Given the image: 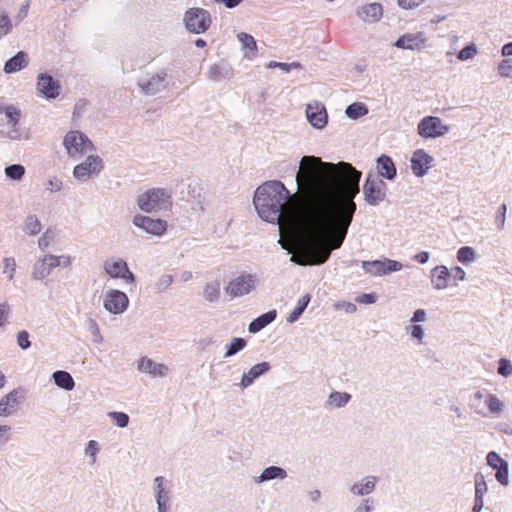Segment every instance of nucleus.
Wrapping results in <instances>:
<instances>
[{"instance_id": "obj_1", "label": "nucleus", "mask_w": 512, "mask_h": 512, "mask_svg": "<svg viewBox=\"0 0 512 512\" xmlns=\"http://www.w3.org/2000/svg\"><path fill=\"white\" fill-rule=\"evenodd\" d=\"M361 175L347 162L334 164L303 156L296 174L297 194L292 195L281 181H268L256 189L253 204L263 220L278 223L284 216V205L294 197L293 217L300 235L297 253L290 261L301 266L321 265L347 235Z\"/></svg>"}, {"instance_id": "obj_2", "label": "nucleus", "mask_w": 512, "mask_h": 512, "mask_svg": "<svg viewBox=\"0 0 512 512\" xmlns=\"http://www.w3.org/2000/svg\"><path fill=\"white\" fill-rule=\"evenodd\" d=\"M21 116L18 107L0 104V135L13 141L28 139V132L18 126Z\"/></svg>"}, {"instance_id": "obj_3", "label": "nucleus", "mask_w": 512, "mask_h": 512, "mask_svg": "<svg viewBox=\"0 0 512 512\" xmlns=\"http://www.w3.org/2000/svg\"><path fill=\"white\" fill-rule=\"evenodd\" d=\"M137 205L146 213L166 210L170 205V195L163 188H151L138 196Z\"/></svg>"}, {"instance_id": "obj_4", "label": "nucleus", "mask_w": 512, "mask_h": 512, "mask_svg": "<svg viewBox=\"0 0 512 512\" xmlns=\"http://www.w3.org/2000/svg\"><path fill=\"white\" fill-rule=\"evenodd\" d=\"M63 145L69 157L78 160L84 154L95 150L93 142L81 131L72 130L66 133Z\"/></svg>"}, {"instance_id": "obj_5", "label": "nucleus", "mask_w": 512, "mask_h": 512, "mask_svg": "<svg viewBox=\"0 0 512 512\" xmlns=\"http://www.w3.org/2000/svg\"><path fill=\"white\" fill-rule=\"evenodd\" d=\"M212 17L208 10L192 7L185 11L183 24L187 31L193 34H202L209 30Z\"/></svg>"}, {"instance_id": "obj_6", "label": "nucleus", "mask_w": 512, "mask_h": 512, "mask_svg": "<svg viewBox=\"0 0 512 512\" xmlns=\"http://www.w3.org/2000/svg\"><path fill=\"white\" fill-rule=\"evenodd\" d=\"M387 189V184L370 171L363 185L364 199L369 205L377 206L385 200Z\"/></svg>"}, {"instance_id": "obj_7", "label": "nucleus", "mask_w": 512, "mask_h": 512, "mask_svg": "<svg viewBox=\"0 0 512 512\" xmlns=\"http://www.w3.org/2000/svg\"><path fill=\"white\" fill-rule=\"evenodd\" d=\"M258 278L254 274L242 273L232 279L225 288L226 293L233 297L245 296L256 289Z\"/></svg>"}, {"instance_id": "obj_8", "label": "nucleus", "mask_w": 512, "mask_h": 512, "mask_svg": "<svg viewBox=\"0 0 512 512\" xmlns=\"http://www.w3.org/2000/svg\"><path fill=\"white\" fill-rule=\"evenodd\" d=\"M168 84L167 73L163 69L150 76L141 77L137 80V85L141 92L144 95L150 96L165 90Z\"/></svg>"}, {"instance_id": "obj_9", "label": "nucleus", "mask_w": 512, "mask_h": 512, "mask_svg": "<svg viewBox=\"0 0 512 512\" xmlns=\"http://www.w3.org/2000/svg\"><path fill=\"white\" fill-rule=\"evenodd\" d=\"M418 134L423 138H437L447 134L450 131L448 125L443 124L442 120L436 116H426L418 124Z\"/></svg>"}, {"instance_id": "obj_10", "label": "nucleus", "mask_w": 512, "mask_h": 512, "mask_svg": "<svg viewBox=\"0 0 512 512\" xmlns=\"http://www.w3.org/2000/svg\"><path fill=\"white\" fill-rule=\"evenodd\" d=\"M103 161L98 155H89L83 162L74 167L73 176L80 181H86L103 170Z\"/></svg>"}, {"instance_id": "obj_11", "label": "nucleus", "mask_w": 512, "mask_h": 512, "mask_svg": "<svg viewBox=\"0 0 512 512\" xmlns=\"http://www.w3.org/2000/svg\"><path fill=\"white\" fill-rule=\"evenodd\" d=\"M104 270L111 278L123 279L129 284H134L136 281L135 275L130 271L127 262L121 258L106 260Z\"/></svg>"}, {"instance_id": "obj_12", "label": "nucleus", "mask_w": 512, "mask_h": 512, "mask_svg": "<svg viewBox=\"0 0 512 512\" xmlns=\"http://www.w3.org/2000/svg\"><path fill=\"white\" fill-rule=\"evenodd\" d=\"M363 270L372 276H383L402 269V264L396 260L384 258L383 260L362 261Z\"/></svg>"}, {"instance_id": "obj_13", "label": "nucleus", "mask_w": 512, "mask_h": 512, "mask_svg": "<svg viewBox=\"0 0 512 512\" xmlns=\"http://www.w3.org/2000/svg\"><path fill=\"white\" fill-rule=\"evenodd\" d=\"M37 91L47 100L56 99L61 92V85L52 75L40 73L37 77Z\"/></svg>"}, {"instance_id": "obj_14", "label": "nucleus", "mask_w": 512, "mask_h": 512, "mask_svg": "<svg viewBox=\"0 0 512 512\" xmlns=\"http://www.w3.org/2000/svg\"><path fill=\"white\" fill-rule=\"evenodd\" d=\"M104 308L112 314L123 313L129 305L127 295L117 289H111L104 296Z\"/></svg>"}, {"instance_id": "obj_15", "label": "nucleus", "mask_w": 512, "mask_h": 512, "mask_svg": "<svg viewBox=\"0 0 512 512\" xmlns=\"http://www.w3.org/2000/svg\"><path fill=\"white\" fill-rule=\"evenodd\" d=\"M132 222L136 227L155 236H161L167 230V222L165 220L153 219L141 214L135 215Z\"/></svg>"}, {"instance_id": "obj_16", "label": "nucleus", "mask_w": 512, "mask_h": 512, "mask_svg": "<svg viewBox=\"0 0 512 512\" xmlns=\"http://www.w3.org/2000/svg\"><path fill=\"white\" fill-rule=\"evenodd\" d=\"M434 158L426 153L423 149L416 150L411 159L410 167L416 177H423L432 167Z\"/></svg>"}, {"instance_id": "obj_17", "label": "nucleus", "mask_w": 512, "mask_h": 512, "mask_svg": "<svg viewBox=\"0 0 512 512\" xmlns=\"http://www.w3.org/2000/svg\"><path fill=\"white\" fill-rule=\"evenodd\" d=\"M306 117L309 123L317 129H322L327 125V111L321 102L315 101L307 104Z\"/></svg>"}, {"instance_id": "obj_18", "label": "nucleus", "mask_w": 512, "mask_h": 512, "mask_svg": "<svg viewBox=\"0 0 512 512\" xmlns=\"http://www.w3.org/2000/svg\"><path fill=\"white\" fill-rule=\"evenodd\" d=\"M425 43L426 37L424 33L417 32L402 35L394 43V46L400 49L421 50L422 48H424Z\"/></svg>"}, {"instance_id": "obj_19", "label": "nucleus", "mask_w": 512, "mask_h": 512, "mask_svg": "<svg viewBox=\"0 0 512 512\" xmlns=\"http://www.w3.org/2000/svg\"><path fill=\"white\" fill-rule=\"evenodd\" d=\"M271 370V365L269 362H261L252 366L248 372L243 373L239 386L241 389H246L251 386L256 379L261 377L262 375L268 373Z\"/></svg>"}, {"instance_id": "obj_20", "label": "nucleus", "mask_w": 512, "mask_h": 512, "mask_svg": "<svg viewBox=\"0 0 512 512\" xmlns=\"http://www.w3.org/2000/svg\"><path fill=\"white\" fill-rule=\"evenodd\" d=\"M376 168L379 176L389 181H393L397 176L396 166L392 158L386 154H382L376 159Z\"/></svg>"}, {"instance_id": "obj_21", "label": "nucleus", "mask_w": 512, "mask_h": 512, "mask_svg": "<svg viewBox=\"0 0 512 512\" xmlns=\"http://www.w3.org/2000/svg\"><path fill=\"white\" fill-rule=\"evenodd\" d=\"M357 15L364 22L375 23L381 19L383 7L380 3H369L358 8Z\"/></svg>"}, {"instance_id": "obj_22", "label": "nucleus", "mask_w": 512, "mask_h": 512, "mask_svg": "<svg viewBox=\"0 0 512 512\" xmlns=\"http://www.w3.org/2000/svg\"><path fill=\"white\" fill-rule=\"evenodd\" d=\"M138 370L149 373L154 377H164L168 372V367L165 364L156 363L152 359L143 357L138 362Z\"/></svg>"}, {"instance_id": "obj_23", "label": "nucleus", "mask_w": 512, "mask_h": 512, "mask_svg": "<svg viewBox=\"0 0 512 512\" xmlns=\"http://www.w3.org/2000/svg\"><path fill=\"white\" fill-rule=\"evenodd\" d=\"M19 404V392L13 390L6 394L0 400V416L7 417L12 415Z\"/></svg>"}, {"instance_id": "obj_24", "label": "nucleus", "mask_w": 512, "mask_h": 512, "mask_svg": "<svg viewBox=\"0 0 512 512\" xmlns=\"http://www.w3.org/2000/svg\"><path fill=\"white\" fill-rule=\"evenodd\" d=\"M451 277L450 271L444 265H438L431 270V280L434 289L443 290L448 286V279Z\"/></svg>"}, {"instance_id": "obj_25", "label": "nucleus", "mask_w": 512, "mask_h": 512, "mask_svg": "<svg viewBox=\"0 0 512 512\" xmlns=\"http://www.w3.org/2000/svg\"><path fill=\"white\" fill-rule=\"evenodd\" d=\"M377 480L376 476H366L361 482L354 483L350 487V492L356 496L369 495L375 490Z\"/></svg>"}, {"instance_id": "obj_26", "label": "nucleus", "mask_w": 512, "mask_h": 512, "mask_svg": "<svg viewBox=\"0 0 512 512\" xmlns=\"http://www.w3.org/2000/svg\"><path fill=\"white\" fill-rule=\"evenodd\" d=\"M153 493L156 502L170 500V482L163 476L155 477L153 484Z\"/></svg>"}, {"instance_id": "obj_27", "label": "nucleus", "mask_w": 512, "mask_h": 512, "mask_svg": "<svg viewBox=\"0 0 512 512\" xmlns=\"http://www.w3.org/2000/svg\"><path fill=\"white\" fill-rule=\"evenodd\" d=\"M28 65L27 54L23 51L17 52L13 57L7 60L4 64V72L12 74L20 71Z\"/></svg>"}, {"instance_id": "obj_28", "label": "nucleus", "mask_w": 512, "mask_h": 512, "mask_svg": "<svg viewBox=\"0 0 512 512\" xmlns=\"http://www.w3.org/2000/svg\"><path fill=\"white\" fill-rule=\"evenodd\" d=\"M277 317V311L275 309L270 310L264 314H261L253 321L250 322L248 326V331L252 334H256L270 323H272Z\"/></svg>"}, {"instance_id": "obj_29", "label": "nucleus", "mask_w": 512, "mask_h": 512, "mask_svg": "<svg viewBox=\"0 0 512 512\" xmlns=\"http://www.w3.org/2000/svg\"><path fill=\"white\" fill-rule=\"evenodd\" d=\"M207 75L211 81L221 82L232 76V69L228 64L220 62L210 66Z\"/></svg>"}, {"instance_id": "obj_30", "label": "nucleus", "mask_w": 512, "mask_h": 512, "mask_svg": "<svg viewBox=\"0 0 512 512\" xmlns=\"http://www.w3.org/2000/svg\"><path fill=\"white\" fill-rule=\"evenodd\" d=\"M287 477V471L279 466H269L266 467L262 473L254 479V482L257 484L271 481V480H283Z\"/></svg>"}, {"instance_id": "obj_31", "label": "nucleus", "mask_w": 512, "mask_h": 512, "mask_svg": "<svg viewBox=\"0 0 512 512\" xmlns=\"http://www.w3.org/2000/svg\"><path fill=\"white\" fill-rule=\"evenodd\" d=\"M350 399L351 395L347 392L333 391L328 396V399L325 403V408H342L350 401Z\"/></svg>"}, {"instance_id": "obj_32", "label": "nucleus", "mask_w": 512, "mask_h": 512, "mask_svg": "<svg viewBox=\"0 0 512 512\" xmlns=\"http://www.w3.org/2000/svg\"><path fill=\"white\" fill-rule=\"evenodd\" d=\"M52 378L54 380V383L59 388H62L66 391H71L75 387V381H74L73 377L70 375V373H68L66 371H63V370L55 371L52 374Z\"/></svg>"}, {"instance_id": "obj_33", "label": "nucleus", "mask_w": 512, "mask_h": 512, "mask_svg": "<svg viewBox=\"0 0 512 512\" xmlns=\"http://www.w3.org/2000/svg\"><path fill=\"white\" fill-rule=\"evenodd\" d=\"M50 272L51 270L47 265L46 257L44 255L34 263L31 275L34 280H43L49 276Z\"/></svg>"}, {"instance_id": "obj_34", "label": "nucleus", "mask_w": 512, "mask_h": 512, "mask_svg": "<svg viewBox=\"0 0 512 512\" xmlns=\"http://www.w3.org/2000/svg\"><path fill=\"white\" fill-rule=\"evenodd\" d=\"M310 300H311L310 294H305L302 298H300L297 302L296 307L293 309V311L287 317V322L294 323V322L298 321L299 318L304 313V311L306 310Z\"/></svg>"}, {"instance_id": "obj_35", "label": "nucleus", "mask_w": 512, "mask_h": 512, "mask_svg": "<svg viewBox=\"0 0 512 512\" xmlns=\"http://www.w3.org/2000/svg\"><path fill=\"white\" fill-rule=\"evenodd\" d=\"M237 38H238L239 42L241 43L242 48L248 50L245 53V57H248V58L253 57L257 50L256 41H255L254 37L245 32H240L237 35Z\"/></svg>"}, {"instance_id": "obj_36", "label": "nucleus", "mask_w": 512, "mask_h": 512, "mask_svg": "<svg viewBox=\"0 0 512 512\" xmlns=\"http://www.w3.org/2000/svg\"><path fill=\"white\" fill-rule=\"evenodd\" d=\"M22 229L26 234L35 236L41 231L42 224L36 215L30 214L25 218Z\"/></svg>"}, {"instance_id": "obj_37", "label": "nucleus", "mask_w": 512, "mask_h": 512, "mask_svg": "<svg viewBox=\"0 0 512 512\" xmlns=\"http://www.w3.org/2000/svg\"><path fill=\"white\" fill-rule=\"evenodd\" d=\"M247 345V341L242 337H234L230 343L225 346L224 358H230L242 351Z\"/></svg>"}, {"instance_id": "obj_38", "label": "nucleus", "mask_w": 512, "mask_h": 512, "mask_svg": "<svg viewBox=\"0 0 512 512\" xmlns=\"http://www.w3.org/2000/svg\"><path fill=\"white\" fill-rule=\"evenodd\" d=\"M368 113V108L364 103L354 102L345 109V114L350 119H358Z\"/></svg>"}, {"instance_id": "obj_39", "label": "nucleus", "mask_w": 512, "mask_h": 512, "mask_svg": "<svg viewBox=\"0 0 512 512\" xmlns=\"http://www.w3.org/2000/svg\"><path fill=\"white\" fill-rule=\"evenodd\" d=\"M25 172V167L21 164H12L4 169L6 177L15 181H20L24 177Z\"/></svg>"}, {"instance_id": "obj_40", "label": "nucleus", "mask_w": 512, "mask_h": 512, "mask_svg": "<svg viewBox=\"0 0 512 512\" xmlns=\"http://www.w3.org/2000/svg\"><path fill=\"white\" fill-rule=\"evenodd\" d=\"M204 297L208 302H216L220 297V284L218 282L207 283L204 288Z\"/></svg>"}, {"instance_id": "obj_41", "label": "nucleus", "mask_w": 512, "mask_h": 512, "mask_svg": "<svg viewBox=\"0 0 512 512\" xmlns=\"http://www.w3.org/2000/svg\"><path fill=\"white\" fill-rule=\"evenodd\" d=\"M475 483V497L484 498V495L488 491V487L485 481V476L481 472H477L474 475Z\"/></svg>"}, {"instance_id": "obj_42", "label": "nucleus", "mask_w": 512, "mask_h": 512, "mask_svg": "<svg viewBox=\"0 0 512 512\" xmlns=\"http://www.w3.org/2000/svg\"><path fill=\"white\" fill-rule=\"evenodd\" d=\"M107 416L115 423L119 428H125L129 424L130 417L127 413L111 411L107 413Z\"/></svg>"}, {"instance_id": "obj_43", "label": "nucleus", "mask_w": 512, "mask_h": 512, "mask_svg": "<svg viewBox=\"0 0 512 512\" xmlns=\"http://www.w3.org/2000/svg\"><path fill=\"white\" fill-rule=\"evenodd\" d=\"M475 251L469 246H463L457 251V260L463 264L471 263L475 260Z\"/></svg>"}, {"instance_id": "obj_44", "label": "nucleus", "mask_w": 512, "mask_h": 512, "mask_svg": "<svg viewBox=\"0 0 512 512\" xmlns=\"http://www.w3.org/2000/svg\"><path fill=\"white\" fill-rule=\"evenodd\" d=\"M485 403L492 414L499 415L503 412L504 405L494 394H488Z\"/></svg>"}, {"instance_id": "obj_45", "label": "nucleus", "mask_w": 512, "mask_h": 512, "mask_svg": "<svg viewBox=\"0 0 512 512\" xmlns=\"http://www.w3.org/2000/svg\"><path fill=\"white\" fill-rule=\"evenodd\" d=\"M12 30V23L8 13L5 10L0 9V39Z\"/></svg>"}, {"instance_id": "obj_46", "label": "nucleus", "mask_w": 512, "mask_h": 512, "mask_svg": "<svg viewBox=\"0 0 512 512\" xmlns=\"http://www.w3.org/2000/svg\"><path fill=\"white\" fill-rule=\"evenodd\" d=\"M487 465L492 469L497 470L499 467H502V464H508L506 460L501 458L498 453L495 451H490L486 456Z\"/></svg>"}, {"instance_id": "obj_47", "label": "nucleus", "mask_w": 512, "mask_h": 512, "mask_svg": "<svg viewBox=\"0 0 512 512\" xmlns=\"http://www.w3.org/2000/svg\"><path fill=\"white\" fill-rule=\"evenodd\" d=\"M55 233L52 229H47L42 236L38 239V247L40 250L45 251L50 244L54 241Z\"/></svg>"}, {"instance_id": "obj_48", "label": "nucleus", "mask_w": 512, "mask_h": 512, "mask_svg": "<svg viewBox=\"0 0 512 512\" xmlns=\"http://www.w3.org/2000/svg\"><path fill=\"white\" fill-rule=\"evenodd\" d=\"M476 54H477L476 45L471 43L459 51L457 58L460 61H466V60L472 59Z\"/></svg>"}, {"instance_id": "obj_49", "label": "nucleus", "mask_w": 512, "mask_h": 512, "mask_svg": "<svg viewBox=\"0 0 512 512\" xmlns=\"http://www.w3.org/2000/svg\"><path fill=\"white\" fill-rule=\"evenodd\" d=\"M495 478L501 485L507 486L509 484V465L502 464V467L496 470Z\"/></svg>"}, {"instance_id": "obj_50", "label": "nucleus", "mask_w": 512, "mask_h": 512, "mask_svg": "<svg viewBox=\"0 0 512 512\" xmlns=\"http://www.w3.org/2000/svg\"><path fill=\"white\" fill-rule=\"evenodd\" d=\"M3 264V273L7 274L8 280H12L16 271L15 259L13 257H5L3 259Z\"/></svg>"}, {"instance_id": "obj_51", "label": "nucleus", "mask_w": 512, "mask_h": 512, "mask_svg": "<svg viewBox=\"0 0 512 512\" xmlns=\"http://www.w3.org/2000/svg\"><path fill=\"white\" fill-rule=\"evenodd\" d=\"M497 372L503 377H509L512 375V363L506 358H501L498 362Z\"/></svg>"}, {"instance_id": "obj_52", "label": "nucleus", "mask_w": 512, "mask_h": 512, "mask_svg": "<svg viewBox=\"0 0 512 512\" xmlns=\"http://www.w3.org/2000/svg\"><path fill=\"white\" fill-rule=\"evenodd\" d=\"M172 282L173 277L171 275H162L155 284L156 293L164 292L172 284Z\"/></svg>"}, {"instance_id": "obj_53", "label": "nucleus", "mask_w": 512, "mask_h": 512, "mask_svg": "<svg viewBox=\"0 0 512 512\" xmlns=\"http://www.w3.org/2000/svg\"><path fill=\"white\" fill-rule=\"evenodd\" d=\"M498 73L501 77L512 78V60H502L498 64Z\"/></svg>"}, {"instance_id": "obj_54", "label": "nucleus", "mask_w": 512, "mask_h": 512, "mask_svg": "<svg viewBox=\"0 0 512 512\" xmlns=\"http://www.w3.org/2000/svg\"><path fill=\"white\" fill-rule=\"evenodd\" d=\"M17 344L22 350H27L31 347L29 340V333L26 330H21L17 333Z\"/></svg>"}, {"instance_id": "obj_55", "label": "nucleus", "mask_w": 512, "mask_h": 512, "mask_svg": "<svg viewBox=\"0 0 512 512\" xmlns=\"http://www.w3.org/2000/svg\"><path fill=\"white\" fill-rule=\"evenodd\" d=\"M506 212H507V206L506 204H502L497 211L496 217H495V223L498 227V229H503L505 224V218H506Z\"/></svg>"}, {"instance_id": "obj_56", "label": "nucleus", "mask_w": 512, "mask_h": 512, "mask_svg": "<svg viewBox=\"0 0 512 512\" xmlns=\"http://www.w3.org/2000/svg\"><path fill=\"white\" fill-rule=\"evenodd\" d=\"M11 431V426L0 424V446H4L9 442L11 438Z\"/></svg>"}, {"instance_id": "obj_57", "label": "nucleus", "mask_w": 512, "mask_h": 512, "mask_svg": "<svg viewBox=\"0 0 512 512\" xmlns=\"http://www.w3.org/2000/svg\"><path fill=\"white\" fill-rule=\"evenodd\" d=\"M406 329H407V331H409L410 336L412 338L422 341V339L424 337V329L421 325L414 324V325L408 326Z\"/></svg>"}, {"instance_id": "obj_58", "label": "nucleus", "mask_w": 512, "mask_h": 512, "mask_svg": "<svg viewBox=\"0 0 512 512\" xmlns=\"http://www.w3.org/2000/svg\"><path fill=\"white\" fill-rule=\"evenodd\" d=\"M98 452V444L94 440H90L85 448V454L90 456L91 464H94L96 461V454Z\"/></svg>"}, {"instance_id": "obj_59", "label": "nucleus", "mask_w": 512, "mask_h": 512, "mask_svg": "<svg viewBox=\"0 0 512 512\" xmlns=\"http://www.w3.org/2000/svg\"><path fill=\"white\" fill-rule=\"evenodd\" d=\"M45 186H46V190L54 193V192H58L62 189L63 183L60 179L53 177V178H50L46 182Z\"/></svg>"}, {"instance_id": "obj_60", "label": "nucleus", "mask_w": 512, "mask_h": 512, "mask_svg": "<svg viewBox=\"0 0 512 512\" xmlns=\"http://www.w3.org/2000/svg\"><path fill=\"white\" fill-rule=\"evenodd\" d=\"M268 67L269 68L278 67V68L282 69L283 71L289 72L292 68H299L300 64L297 62L288 64V63H283V62L271 61L268 65Z\"/></svg>"}, {"instance_id": "obj_61", "label": "nucleus", "mask_w": 512, "mask_h": 512, "mask_svg": "<svg viewBox=\"0 0 512 512\" xmlns=\"http://www.w3.org/2000/svg\"><path fill=\"white\" fill-rule=\"evenodd\" d=\"M10 312L11 308L7 302H3L0 304V327L5 326Z\"/></svg>"}, {"instance_id": "obj_62", "label": "nucleus", "mask_w": 512, "mask_h": 512, "mask_svg": "<svg viewBox=\"0 0 512 512\" xmlns=\"http://www.w3.org/2000/svg\"><path fill=\"white\" fill-rule=\"evenodd\" d=\"M377 300L374 293H363L356 298V301L361 304H373Z\"/></svg>"}, {"instance_id": "obj_63", "label": "nucleus", "mask_w": 512, "mask_h": 512, "mask_svg": "<svg viewBox=\"0 0 512 512\" xmlns=\"http://www.w3.org/2000/svg\"><path fill=\"white\" fill-rule=\"evenodd\" d=\"M397 2L403 9H413L420 6L424 0H397Z\"/></svg>"}, {"instance_id": "obj_64", "label": "nucleus", "mask_w": 512, "mask_h": 512, "mask_svg": "<svg viewBox=\"0 0 512 512\" xmlns=\"http://www.w3.org/2000/svg\"><path fill=\"white\" fill-rule=\"evenodd\" d=\"M372 502L373 501L370 498L363 499L362 502L356 507L355 512H372Z\"/></svg>"}]
</instances>
